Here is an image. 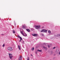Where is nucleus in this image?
<instances>
[{
	"mask_svg": "<svg viewBox=\"0 0 60 60\" xmlns=\"http://www.w3.org/2000/svg\"><path fill=\"white\" fill-rule=\"evenodd\" d=\"M8 55L9 56V58L11 60L12 59V58L13 57V56H12V54L11 53H8Z\"/></svg>",
	"mask_w": 60,
	"mask_h": 60,
	"instance_id": "f257e3e1",
	"label": "nucleus"
},
{
	"mask_svg": "<svg viewBox=\"0 0 60 60\" xmlns=\"http://www.w3.org/2000/svg\"><path fill=\"white\" fill-rule=\"evenodd\" d=\"M8 49L9 51H11L13 50L12 48L10 47H8Z\"/></svg>",
	"mask_w": 60,
	"mask_h": 60,
	"instance_id": "f03ea898",
	"label": "nucleus"
},
{
	"mask_svg": "<svg viewBox=\"0 0 60 60\" xmlns=\"http://www.w3.org/2000/svg\"><path fill=\"white\" fill-rule=\"evenodd\" d=\"M36 28L38 29H39L40 27H41V26L40 25L39 26H35Z\"/></svg>",
	"mask_w": 60,
	"mask_h": 60,
	"instance_id": "7ed1b4c3",
	"label": "nucleus"
},
{
	"mask_svg": "<svg viewBox=\"0 0 60 60\" xmlns=\"http://www.w3.org/2000/svg\"><path fill=\"white\" fill-rule=\"evenodd\" d=\"M22 60V57L20 56L18 60Z\"/></svg>",
	"mask_w": 60,
	"mask_h": 60,
	"instance_id": "20e7f679",
	"label": "nucleus"
},
{
	"mask_svg": "<svg viewBox=\"0 0 60 60\" xmlns=\"http://www.w3.org/2000/svg\"><path fill=\"white\" fill-rule=\"evenodd\" d=\"M48 30H45L44 29V32H45V33H46L47 31Z\"/></svg>",
	"mask_w": 60,
	"mask_h": 60,
	"instance_id": "39448f33",
	"label": "nucleus"
},
{
	"mask_svg": "<svg viewBox=\"0 0 60 60\" xmlns=\"http://www.w3.org/2000/svg\"><path fill=\"white\" fill-rule=\"evenodd\" d=\"M23 31H20V32H21V34H22V35H23V36H25V35H24V34H23Z\"/></svg>",
	"mask_w": 60,
	"mask_h": 60,
	"instance_id": "423d86ee",
	"label": "nucleus"
},
{
	"mask_svg": "<svg viewBox=\"0 0 60 60\" xmlns=\"http://www.w3.org/2000/svg\"><path fill=\"white\" fill-rule=\"evenodd\" d=\"M32 35L34 36H37V34H33Z\"/></svg>",
	"mask_w": 60,
	"mask_h": 60,
	"instance_id": "0eeeda50",
	"label": "nucleus"
},
{
	"mask_svg": "<svg viewBox=\"0 0 60 60\" xmlns=\"http://www.w3.org/2000/svg\"><path fill=\"white\" fill-rule=\"evenodd\" d=\"M26 30L28 32H30V30L29 29H27Z\"/></svg>",
	"mask_w": 60,
	"mask_h": 60,
	"instance_id": "6e6552de",
	"label": "nucleus"
},
{
	"mask_svg": "<svg viewBox=\"0 0 60 60\" xmlns=\"http://www.w3.org/2000/svg\"><path fill=\"white\" fill-rule=\"evenodd\" d=\"M43 47L44 49H46V50L47 49V48L45 47V46H43Z\"/></svg>",
	"mask_w": 60,
	"mask_h": 60,
	"instance_id": "1a4fd4ad",
	"label": "nucleus"
},
{
	"mask_svg": "<svg viewBox=\"0 0 60 60\" xmlns=\"http://www.w3.org/2000/svg\"><path fill=\"white\" fill-rule=\"evenodd\" d=\"M18 48L19 49V50H20V49H21V48L20 47V46L19 45L18 46Z\"/></svg>",
	"mask_w": 60,
	"mask_h": 60,
	"instance_id": "9d476101",
	"label": "nucleus"
},
{
	"mask_svg": "<svg viewBox=\"0 0 60 60\" xmlns=\"http://www.w3.org/2000/svg\"><path fill=\"white\" fill-rule=\"evenodd\" d=\"M48 33L49 34H50L51 33V31L50 30H49L48 31Z\"/></svg>",
	"mask_w": 60,
	"mask_h": 60,
	"instance_id": "9b49d317",
	"label": "nucleus"
},
{
	"mask_svg": "<svg viewBox=\"0 0 60 60\" xmlns=\"http://www.w3.org/2000/svg\"><path fill=\"white\" fill-rule=\"evenodd\" d=\"M37 51H39V52H41V50H39V49L37 50Z\"/></svg>",
	"mask_w": 60,
	"mask_h": 60,
	"instance_id": "f8f14e48",
	"label": "nucleus"
},
{
	"mask_svg": "<svg viewBox=\"0 0 60 60\" xmlns=\"http://www.w3.org/2000/svg\"><path fill=\"white\" fill-rule=\"evenodd\" d=\"M34 47H33L32 48V49H31V50L33 51V50H34Z\"/></svg>",
	"mask_w": 60,
	"mask_h": 60,
	"instance_id": "ddd939ff",
	"label": "nucleus"
},
{
	"mask_svg": "<svg viewBox=\"0 0 60 60\" xmlns=\"http://www.w3.org/2000/svg\"><path fill=\"white\" fill-rule=\"evenodd\" d=\"M21 42L22 43H24V41H21Z\"/></svg>",
	"mask_w": 60,
	"mask_h": 60,
	"instance_id": "4468645a",
	"label": "nucleus"
},
{
	"mask_svg": "<svg viewBox=\"0 0 60 60\" xmlns=\"http://www.w3.org/2000/svg\"><path fill=\"white\" fill-rule=\"evenodd\" d=\"M41 35H42L43 36H44V34H43L41 33Z\"/></svg>",
	"mask_w": 60,
	"mask_h": 60,
	"instance_id": "2eb2a0df",
	"label": "nucleus"
},
{
	"mask_svg": "<svg viewBox=\"0 0 60 60\" xmlns=\"http://www.w3.org/2000/svg\"><path fill=\"white\" fill-rule=\"evenodd\" d=\"M20 40H23V39L21 37H20Z\"/></svg>",
	"mask_w": 60,
	"mask_h": 60,
	"instance_id": "dca6fc26",
	"label": "nucleus"
},
{
	"mask_svg": "<svg viewBox=\"0 0 60 60\" xmlns=\"http://www.w3.org/2000/svg\"><path fill=\"white\" fill-rule=\"evenodd\" d=\"M44 29H43L41 31V32H44Z\"/></svg>",
	"mask_w": 60,
	"mask_h": 60,
	"instance_id": "f3484780",
	"label": "nucleus"
},
{
	"mask_svg": "<svg viewBox=\"0 0 60 60\" xmlns=\"http://www.w3.org/2000/svg\"><path fill=\"white\" fill-rule=\"evenodd\" d=\"M13 34H15V31L14 30H13Z\"/></svg>",
	"mask_w": 60,
	"mask_h": 60,
	"instance_id": "a211bd4d",
	"label": "nucleus"
},
{
	"mask_svg": "<svg viewBox=\"0 0 60 60\" xmlns=\"http://www.w3.org/2000/svg\"><path fill=\"white\" fill-rule=\"evenodd\" d=\"M20 37L19 36V35H18V38H20V37Z\"/></svg>",
	"mask_w": 60,
	"mask_h": 60,
	"instance_id": "6ab92c4d",
	"label": "nucleus"
},
{
	"mask_svg": "<svg viewBox=\"0 0 60 60\" xmlns=\"http://www.w3.org/2000/svg\"><path fill=\"white\" fill-rule=\"evenodd\" d=\"M5 46V45H4V44L3 45V47H4Z\"/></svg>",
	"mask_w": 60,
	"mask_h": 60,
	"instance_id": "aec40b11",
	"label": "nucleus"
},
{
	"mask_svg": "<svg viewBox=\"0 0 60 60\" xmlns=\"http://www.w3.org/2000/svg\"><path fill=\"white\" fill-rule=\"evenodd\" d=\"M49 45L50 46H52V44H49Z\"/></svg>",
	"mask_w": 60,
	"mask_h": 60,
	"instance_id": "412c9836",
	"label": "nucleus"
},
{
	"mask_svg": "<svg viewBox=\"0 0 60 60\" xmlns=\"http://www.w3.org/2000/svg\"><path fill=\"white\" fill-rule=\"evenodd\" d=\"M43 44L44 45H46V44L45 43H43Z\"/></svg>",
	"mask_w": 60,
	"mask_h": 60,
	"instance_id": "4be33fe9",
	"label": "nucleus"
},
{
	"mask_svg": "<svg viewBox=\"0 0 60 60\" xmlns=\"http://www.w3.org/2000/svg\"><path fill=\"white\" fill-rule=\"evenodd\" d=\"M50 45H48V47L49 48H50Z\"/></svg>",
	"mask_w": 60,
	"mask_h": 60,
	"instance_id": "5701e85b",
	"label": "nucleus"
},
{
	"mask_svg": "<svg viewBox=\"0 0 60 60\" xmlns=\"http://www.w3.org/2000/svg\"><path fill=\"white\" fill-rule=\"evenodd\" d=\"M25 36H27V34H25Z\"/></svg>",
	"mask_w": 60,
	"mask_h": 60,
	"instance_id": "b1692460",
	"label": "nucleus"
},
{
	"mask_svg": "<svg viewBox=\"0 0 60 60\" xmlns=\"http://www.w3.org/2000/svg\"><path fill=\"white\" fill-rule=\"evenodd\" d=\"M23 27L24 28H25V26H23Z\"/></svg>",
	"mask_w": 60,
	"mask_h": 60,
	"instance_id": "393cba45",
	"label": "nucleus"
},
{
	"mask_svg": "<svg viewBox=\"0 0 60 60\" xmlns=\"http://www.w3.org/2000/svg\"><path fill=\"white\" fill-rule=\"evenodd\" d=\"M27 60H30L29 59V58H28L27 59Z\"/></svg>",
	"mask_w": 60,
	"mask_h": 60,
	"instance_id": "a878e982",
	"label": "nucleus"
},
{
	"mask_svg": "<svg viewBox=\"0 0 60 60\" xmlns=\"http://www.w3.org/2000/svg\"><path fill=\"white\" fill-rule=\"evenodd\" d=\"M1 35H4V34H2Z\"/></svg>",
	"mask_w": 60,
	"mask_h": 60,
	"instance_id": "bb28decb",
	"label": "nucleus"
},
{
	"mask_svg": "<svg viewBox=\"0 0 60 60\" xmlns=\"http://www.w3.org/2000/svg\"><path fill=\"white\" fill-rule=\"evenodd\" d=\"M55 47H54L53 48V49H55Z\"/></svg>",
	"mask_w": 60,
	"mask_h": 60,
	"instance_id": "cd10ccee",
	"label": "nucleus"
},
{
	"mask_svg": "<svg viewBox=\"0 0 60 60\" xmlns=\"http://www.w3.org/2000/svg\"><path fill=\"white\" fill-rule=\"evenodd\" d=\"M21 41V40H20L19 41V42H20V41Z\"/></svg>",
	"mask_w": 60,
	"mask_h": 60,
	"instance_id": "c85d7f7f",
	"label": "nucleus"
},
{
	"mask_svg": "<svg viewBox=\"0 0 60 60\" xmlns=\"http://www.w3.org/2000/svg\"><path fill=\"white\" fill-rule=\"evenodd\" d=\"M31 56H33V55L32 54H31Z\"/></svg>",
	"mask_w": 60,
	"mask_h": 60,
	"instance_id": "c756f323",
	"label": "nucleus"
},
{
	"mask_svg": "<svg viewBox=\"0 0 60 60\" xmlns=\"http://www.w3.org/2000/svg\"><path fill=\"white\" fill-rule=\"evenodd\" d=\"M31 30H33V28L31 29Z\"/></svg>",
	"mask_w": 60,
	"mask_h": 60,
	"instance_id": "7c9ffc66",
	"label": "nucleus"
}]
</instances>
